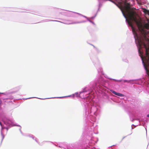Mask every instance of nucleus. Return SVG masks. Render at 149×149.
<instances>
[{"label": "nucleus", "instance_id": "nucleus-1", "mask_svg": "<svg viewBox=\"0 0 149 149\" xmlns=\"http://www.w3.org/2000/svg\"><path fill=\"white\" fill-rule=\"evenodd\" d=\"M120 8L130 26L132 27V22H135L142 33L141 35L138 38L139 44L140 46L143 45L146 47V43L149 44V38L148 36V34H149V19H147V22L142 24L140 21H138L136 13L134 11H130V5L126 2H125V6H121Z\"/></svg>", "mask_w": 149, "mask_h": 149}, {"label": "nucleus", "instance_id": "nucleus-2", "mask_svg": "<svg viewBox=\"0 0 149 149\" xmlns=\"http://www.w3.org/2000/svg\"><path fill=\"white\" fill-rule=\"evenodd\" d=\"M111 91L112 93L120 97H123L124 96L123 94L119 93H117L113 90H111Z\"/></svg>", "mask_w": 149, "mask_h": 149}, {"label": "nucleus", "instance_id": "nucleus-3", "mask_svg": "<svg viewBox=\"0 0 149 149\" xmlns=\"http://www.w3.org/2000/svg\"><path fill=\"white\" fill-rule=\"evenodd\" d=\"M124 82H129V81L128 80H124Z\"/></svg>", "mask_w": 149, "mask_h": 149}, {"label": "nucleus", "instance_id": "nucleus-4", "mask_svg": "<svg viewBox=\"0 0 149 149\" xmlns=\"http://www.w3.org/2000/svg\"><path fill=\"white\" fill-rule=\"evenodd\" d=\"M0 125L2 126V124L0 122Z\"/></svg>", "mask_w": 149, "mask_h": 149}, {"label": "nucleus", "instance_id": "nucleus-5", "mask_svg": "<svg viewBox=\"0 0 149 149\" xmlns=\"http://www.w3.org/2000/svg\"><path fill=\"white\" fill-rule=\"evenodd\" d=\"M1 100H0V104H1Z\"/></svg>", "mask_w": 149, "mask_h": 149}, {"label": "nucleus", "instance_id": "nucleus-6", "mask_svg": "<svg viewBox=\"0 0 149 149\" xmlns=\"http://www.w3.org/2000/svg\"><path fill=\"white\" fill-rule=\"evenodd\" d=\"M147 117H149V114H148L147 116Z\"/></svg>", "mask_w": 149, "mask_h": 149}, {"label": "nucleus", "instance_id": "nucleus-7", "mask_svg": "<svg viewBox=\"0 0 149 149\" xmlns=\"http://www.w3.org/2000/svg\"><path fill=\"white\" fill-rule=\"evenodd\" d=\"M112 2H113V1H111Z\"/></svg>", "mask_w": 149, "mask_h": 149}, {"label": "nucleus", "instance_id": "nucleus-8", "mask_svg": "<svg viewBox=\"0 0 149 149\" xmlns=\"http://www.w3.org/2000/svg\"><path fill=\"white\" fill-rule=\"evenodd\" d=\"M139 52H140V50H139Z\"/></svg>", "mask_w": 149, "mask_h": 149}]
</instances>
